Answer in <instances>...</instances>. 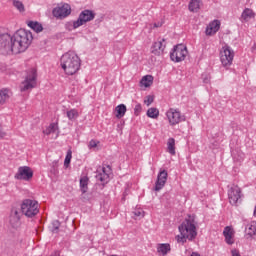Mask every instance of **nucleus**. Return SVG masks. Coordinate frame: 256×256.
I'll list each match as a JSON object with an SVG mask.
<instances>
[{"mask_svg":"<svg viewBox=\"0 0 256 256\" xmlns=\"http://www.w3.org/2000/svg\"><path fill=\"white\" fill-rule=\"evenodd\" d=\"M33 42V34L25 29H19L12 36L9 34L0 35V51L4 55H19L29 49Z\"/></svg>","mask_w":256,"mask_h":256,"instance_id":"f257e3e1","label":"nucleus"},{"mask_svg":"<svg viewBox=\"0 0 256 256\" xmlns=\"http://www.w3.org/2000/svg\"><path fill=\"white\" fill-rule=\"evenodd\" d=\"M180 235L176 236L177 243H186L193 241L197 237V220L195 216H188L182 224L178 227Z\"/></svg>","mask_w":256,"mask_h":256,"instance_id":"f03ea898","label":"nucleus"},{"mask_svg":"<svg viewBox=\"0 0 256 256\" xmlns=\"http://www.w3.org/2000/svg\"><path fill=\"white\" fill-rule=\"evenodd\" d=\"M60 66L65 75H77L81 69V58L74 51L66 52L60 59Z\"/></svg>","mask_w":256,"mask_h":256,"instance_id":"7ed1b4c3","label":"nucleus"},{"mask_svg":"<svg viewBox=\"0 0 256 256\" xmlns=\"http://www.w3.org/2000/svg\"><path fill=\"white\" fill-rule=\"evenodd\" d=\"M165 116L170 127H175L176 125H179V123H183L187 120L185 115H183L177 108L168 109Z\"/></svg>","mask_w":256,"mask_h":256,"instance_id":"20e7f679","label":"nucleus"},{"mask_svg":"<svg viewBox=\"0 0 256 256\" xmlns=\"http://www.w3.org/2000/svg\"><path fill=\"white\" fill-rule=\"evenodd\" d=\"M21 211L26 217H35L39 213V202L33 199H25L21 204Z\"/></svg>","mask_w":256,"mask_h":256,"instance_id":"39448f33","label":"nucleus"},{"mask_svg":"<svg viewBox=\"0 0 256 256\" xmlns=\"http://www.w3.org/2000/svg\"><path fill=\"white\" fill-rule=\"evenodd\" d=\"M37 87V70L34 68L30 69L25 80L20 84V91H30Z\"/></svg>","mask_w":256,"mask_h":256,"instance_id":"423d86ee","label":"nucleus"},{"mask_svg":"<svg viewBox=\"0 0 256 256\" xmlns=\"http://www.w3.org/2000/svg\"><path fill=\"white\" fill-rule=\"evenodd\" d=\"M235 58V52L233 49L229 47V45H225L220 50V61L226 69L233 65V59Z\"/></svg>","mask_w":256,"mask_h":256,"instance_id":"0eeeda50","label":"nucleus"},{"mask_svg":"<svg viewBox=\"0 0 256 256\" xmlns=\"http://www.w3.org/2000/svg\"><path fill=\"white\" fill-rule=\"evenodd\" d=\"M188 53L189 52L187 51V47L185 45L178 44L170 53L171 61H174V63H181V61H185V57H187Z\"/></svg>","mask_w":256,"mask_h":256,"instance_id":"6e6552de","label":"nucleus"},{"mask_svg":"<svg viewBox=\"0 0 256 256\" xmlns=\"http://www.w3.org/2000/svg\"><path fill=\"white\" fill-rule=\"evenodd\" d=\"M52 15L56 19H65L71 15V6L67 3L60 4L52 10Z\"/></svg>","mask_w":256,"mask_h":256,"instance_id":"1a4fd4ad","label":"nucleus"},{"mask_svg":"<svg viewBox=\"0 0 256 256\" xmlns=\"http://www.w3.org/2000/svg\"><path fill=\"white\" fill-rule=\"evenodd\" d=\"M15 179L20 181H30V179H33V170L31 167L21 166L15 174Z\"/></svg>","mask_w":256,"mask_h":256,"instance_id":"9d476101","label":"nucleus"},{"mask_svg":"<svg viewBox=\"0 0 256 256\" xmlns=\"http://www.w3.org/2000/svg\"><path fill=\"white\" fill-rule=\"evenodd\" d=\"M165 47H167V42H165V39H158L151 46L152 55H155L156 57H161V55L165 53Z\"/></svg>","mask_w":256,"mask_h":256,"instance_id":"9b49d317","label":"nucleus"},{"mask_svg":"<svg viewBox=\"0 0 256 256\" xmlns=\"http://www.w3.org/2000/svg\"><path fill=\"white\" fill-rule=\"evenodd\" d=\"M95 19V14L91 10H83L80 14L78 19L76 20V25L83 27L89 21H93Z\"/></svg>","mask_w":256,"mask_h":256,"instance_id":"f8f14e48","label":"nucleus"},{"mask_svg":"<svg viewBox=\"0 0 256 256\" xmlns=\"http://www.w3.org/2000/svg\"><path fill=\"white\" fill-rule=\"evenodd\" d=\"M241 188L237 185L231 186V188L228 190V199L229 203L231 205H235L236 203H239V200L241 199Z\"/></svg>","mask_w":256,"mask_h":256,"instance_id":"ddd939ff","label":"nucleus"},{"mask_svg":"<svg viewBox=\"0 0 256 256\" xmlns=\"http://www.w3.org/2000/svg\"><path fill=\"white\" fill-rule=\"evenodd\" d=\"M167 177L168 174L166 170H160L157 176V181L155 183V191H161V189L165 187V183H167Z\"/></svg>","mask_w":256,"mask_h":256,"instance_id":"4468645a","label":"nucleus"},{"mask_svg":"<svg viewBox=\"0 0 256 256\" xmlns=\"http://www.w3.org/2000/svg\"><path fill=\"white\" fill-rule=\"evenodd\" d=\"M21 221V209L13 207L10 212V224L12 227H17Z\"/></svg>","mask_w":256,"mask_h":256,"instance_id":"2eb2a0df","label":"nucleus"},{"mask_svg":"<svg viewBox=\"0 0 256 256\" xmlns=\"http://www.w3.org/2000/svg\"><path fill=\"white\" fill-rule=\"evenodd\" d=\"M109 177H111V167L109 166L103 167L102 172H99L96 175V179L101 181L103 185H105V183H109Z\"/></svg>","mask_w":256,"mask_h":256,"instance_id":"dca6fc26","label":"nucleus"},{"mask_svg":"<svg viewBox=\"0 0 256 256\" xmlns=\"http://www.w3.org/2000/svg\"><path fill=\"white\" fill-rule=\"evenodd\" d=\"M219 29H221V21L214 20L207 25L206 35L211 37V36L215 35V33H217V31H219Z\"/></svg>","mask_w":256,"mask_h":256,"instance_id":"f3484780","label":"nucleus"},{"mask_svg":"<svg viewBox=\"0 0 256 256\" xmlns=\"http://www.w3.org/2000/svg\"><path fill=\"white\" fill-rule=\"evenodd\" d=\"M223 235L225 237L227 245H233V243H235V230H233V227L226 226L224 228Z\"/></svg>","mask_w":256,"mask_h":256,"instance_id":"a211bd4d","label":"nucleus"},{"mask_svg":"<svg viewBox=\"0 0 256 256\" xmlns=\"http://www.w3.org/2000/svg\"><path fill=\"white\" fill-rule=\"evenodd\" d=\"M156 249L159 256H167L171 253V244L159 243L157 244Z\"/></svg>","mask_w":256,"mask_h":256,"instance_id":"6ab92c4d","label":"nucleus"},{"mask_svg":"<svg viewBox=\"0 0 256 256\" xmlns=\"http://www.w3.org/2000/svg\"><path fill=\"white\" fill-rule=\"evenodd\" d=\"M44 135H55L54 139L59 137V125L57 123H51L45 130H43Z\"/></svg>","mask_w":256,"mask_h":256,"instance_id":"aec40b11","label":"nucleus"},{"mask_svg":"<svg viewBox=\"0 0 256 256\" xmlns=\"http://www.w3.org/2000/svg\"><path fill=\"white\" fill-rule=\"evenodd\" d=\"M203 7V2L201 0H191L188 9L191 13H199V9Z\"/></svg>","mask_w":256,"mask_h":256,"instance_id":"412c9836","label":"nucleus"},{"mask_svg":"<svg viewBox=\"0 0 256 256\" xmlns=\"http://www.w3.org/2000/svg\"><path fill=\"white\" fill-rule=\"evenodd\" d=\"M255 18V12L251 8H246L243 10L241 19L245 23H248V21H251V19Z\"/></svg>","mask_w":256,"mask_h":256,"instance_id":"4be33fe9","label":"nucleus"},{"mask_svg":"<svg viewBox=\"0 0 256 256\" xmlns=\"http://www.w3.org/2000/svg\"><path fill=\"white\" fill-rule=\"evenodd\" d=\"M125 113H127V106H125V104L116 106L114 115L117 119H122V117H125Z\"/></svg>","mask_w":256,"mask_h":256,"instance_id":"5701e85b","label":"nucleus"},{"mask_svg":"<svg viewBox=\"0 0 256 256\" xmlns=\"http://www.w3.org/2000/svg\"><path fill=\"white\" fill-rule=\"evenodd\" d=\"M11 97V91L9 89L0 90V105H5L9 98Z\"/></svg>","mask_w":256,"mask_h":256,"instance_id":"b1692460","label":"nucleus"},{"mask_svg":"<svg viewBox=\"0 0 256 256\" xmlns=\"http://www.w3.org/2000/svg\"><path fill=\"white\" fill-rule=\"evenodd\" d=\"M80 190L83 194L87 193L89 191V177L82 176L80 178Z\"/></svg>","mask_w":256,"mask_h":256,"instance_id":"393cba45","label":"nucleus"},{"mask_svg":"<svg viewBox=\"0 0 256 256\" xmlns=\"http://www.w3.org/2000/svg\"><path fill=\"white\" fill-rule=\"evenodd\" d=\"M27 25L30 29L35 31V33H41V31H43V25L37 21H28Z\"/></svg>","mask_w":256,"mask_h":256,"instance_id":"a878e982","label":"nucleus"},{"mask_svg":"<svg viewBox=\"0 0 256 256\" xmlns=\"http://www.w3.org/2000/svg\"><path fill=\"white\" fill-rule=\"evenodd\" d=\"M12 5L19 13H25V4L21 0H12Z\"/></svg>","mask_w":256,"mask_h":256,"instance_id":"bb28decb","label":"nucleus"},{"mask_svg":"<svg viewBox=\"0 0 256 256\" xmlns=\"http://www.w3.org/2000/svg\"><path fill=\"white\" fill-rule=\"evenodd\" d=\"M140 85L142 87H151L153 85V76L151 75L144 76L140 81Z\"/></svg>","mask_w":256,"mask_h":256,"instance_id":"cd10ccee","label":"nucleus"},{"mask_svg":"<svg viewBox=\"0 0 256 256\" xmlns=\"http://www.w3.org/2000/svg\"><path fill=\"white\" fill-rule=\"evenodd\" d=\"M66 116L68 117L69 121H75V119L79 118V110L72 108L66 111Z\"/></svg>","mask_w":256,"mask_h":256,"instance_id":"c85d7f7f","label":"nucleus"},{"mask_svg":"<svg viewBox=\"0 0 256 256\" xmlns=\"http://www.w3.org/2000/svg\"><path fill=\"white\" fill-rule=\"evenodd\" d=\"M167 151L170 153V155H175V139L169 138L167 141Z\"/></svg>","mask_w":256,"mask_h":256,"instance_id":"c756f323","label":"nucleus"},{"mask_svg":"<svg viewBox=\"0 0 256 256\" xmlns=\"http://www.w3.org/2000/svg\"><path fill=\"white\" fill-rule=\"evenodd\" d=\"M147 117H150V119H157L159 117V109L149 108L147 111Z\"/></svg>","mask_w":256,"mask_h":256,"instance_id":"7c9ffc66","label":"nucleus"},{"mask_svg":"<svg viewBox=\"0 0 256 256\" xmlns=\"http://www.w3.org/2000/svg\"><path fill=\"white\" fill-rule=\"evenodd\" d=\"M247 233L250 236L256 235V222L252 221L248 224Z\"/></svg>","mask_w":256,"mask_h":256,"instance_id":"2f4dec72","label":"nucleus"},{"mask_svg":"<svg viewBox=\"0 0 256 256\" xmlns=\"http://www.w3.org/2000/svg\"><path fill=\"white\" fill-rule=\"evenodd\" d=\"M65 27L68 31H73L75 29H79V27L81 26H77V20H74V21L67 22Z\"/></svg>","mask_w":256,"mask_h":256,"instance_id":"473e14b6","label":"nucleus"},{"mask_svg":"<svg viewBox=\"0 0 256 256\" xmlns=\"http://www.w3.org/2000/svg\"><path fill=\"white\" fill-rule=\"evenodd\" d=\"M73 158V152L71 151V149H69L67 151L65 160H64V166L65 167H69V164L71 163V159Z\"/></svg>","mask_w":256,"mask_h":256,"instance_id":"72a5a7b5","label":"nucleus"},{"mask_svg":"<svg viewBox=\"0 0 256 256\" xmlns=\"http://www.w3.org/2000/svg\"><path fill=\"white\" fill-rule=\"evenodd\" d=\"M133 215L134 217H139L140 219H143V217H145V212L143 211V209H136L134 212H133Z\"/></svg>","mask_w":256,"mask_h":256,"instance_id":"f704fd0d","label":"nucleus"},{"mask_svg":"<svg viewBox=\"0 0 256 256\" xmlns=\"http://www.w3.org/2000/svg\"><path fill=\"white\" fill-rule=\"evenodd\" d=\"M142 107H141V104H137L136 106H135V108H134V114L136 115V116H139L140 114H141V111H142Z\"/></svg>","mask_w":256,"mask_h":256,"instance_id":"c9c22d12","label":"nucleus"},{"mask_svg":"<svg viewBox=\"0 0 256 256\" xmlns=\"http://www.w3.org/2000/svg\"><path fill=\"white\" fill-rule=\"evenodd\" d=\"M97 145H99V141L91 140V141L89 142L88 147H89V149H95V148L97 147Z\"/></svg>","mask_w":256,"mask_h":256,"instance_id":"e433bc0d","label":"nucleus"},{"mask_svg":"<svg viewBox=\"0 0 256 256\" xmlns=\"http://www.w3.org/2000/svg\"><path fill=\"white\" fill-rule=\"evenodd\" d=\"M154 98L153 96H147V98L144 100L145 105H147V107H149V105H151V103H153Z\"/></svg>","mask_w":256,"mask_h":256,"instance_id":"4c0bfd02","label":"nucleus"},{"mask_svg":"<svg viewBox=\"0 0 256 256\" xmlns=\"http://www.w3.org/2000/svg\"><path fill=\"white\" fill-rule=\"evenodd\" d=\"M7 137V132L3 130V126L0 125V139H5Z\"/></svg>","mask_w":256,"mask_h":256,"instance_id":"58836bf2","label":"nucleus"},{"mask_svg":"<svg viewBox=\"0 0 256 256\" xmlns=\"http://www.w3.org/2000/svg\"><path fill=\"white\" fill-rule=\"evenodd\" d=\"M231 255L232 256H241V254L239 253V250H237V249L231 250Z\"/></svg>","mask_w":256,"mask_h":256,"instance_id":"ea45409f","label":"nucleus"},{"mask_svg":"<svg viewBox=\"0 0 256 256\" xmlns=\"http://www.w3.org/2000/svg\"><path fill=\"white\" fill-rule=\"evenodd\" d=\"M163 24L158 22V23H154V27L158 28V27H161Z\"/></svg>","mask_w":256,"mask_h":256,"instance_id":"a19ab883","label":"nucleus"},{"mask_svg":"<svg viewBox=\"0 0 256 256\" xmlns=\"http://www.w3.org/2000/svg\"><path fill=\"white\" fill-rule=\"evenodd\" d=\"M51 256H59V252H54Z\"/></svg>","mask_w":256,"mask_h":256,"instance_id":"79ce46f5","label":"nucleus"}]
</instances>
